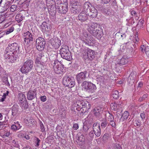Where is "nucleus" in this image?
Returning <instances> with one entry per match:
<instances>
[{
    "label": "nucleus",
    "instance_id": "29",
    "mask_svg": "<svg viewBox=\"0 0 149 149\" xmlns=\"http://www.w3.org/2000/svg\"><path fill=\"white\" fill-rule=\"evenodd\" d=\"M91 83V82L87 81H83L81 85L84 91H87L88 90L89 86L90 84V83Z\"/></svg>",
    "mask_w": 149,
    "mask_h": 149
},
{
    "label": "nucleus",
    "instance_id": "27",
    "mask_svg": "<svg viewBox=\"0 0 149 149\" xmlns=\"http://www.w3.org/2000/svg\"><path fill=\"white\" fill-rule=\"evenodd\" d=\"M22 127L18 121L16 123L15 122L14 124H12L11 126V129L14 131H16Z\"/></svg>",
    "mask_w": 149,
    "mask_h": 149
},
{
    "label": "nucleus",
    "instance_id": "57",
    "mask_svg": "<svg viewBox=\"0 0 149 149\" xmlns=\"http://www.w3.org/2000/svg\"><path fill=\"white\" fill-rule=\"evenodd\" d=\"M94 134V133H93V132H91L89 133V135L92 138H93L95 136Z\"/></svg>",
    "mask_w": 149,
    "mask_h": 149
},
{
    "label": "nucleus",
    "instance_id": "63",
    "mask_svg": "<svg viewBox=\"0 0 149 149\" xmlns=\"http://www.w3.org/2000/svg\"><path fill=\"white\" fill-rule=\"evenodd\" d=\"M148 97V95L147 94L144 95L143 96V98L144 100L145 99Z\"/></svg>",
    "mask_w": 149,
    "mask_h": 149
},
{
    "label": "nucleus",
    "instance_id": "40",
    "mask_svg": "<svg viewBox=\"0 0 149 149\" xmlns=\"http://www.w3.org/2000/svg\"><path fill=\"white\" fill-rule=\"evenodd\" d=\"M108 123L105 119H103L101 124V126L102 128H105L107 125Z\"/></svg>",
    "mask_w": 149,
    "mask_h": 149
},
{
    "label": "nucleus",
    "instance_id": "38",
    "mask_svg": "<svg viewBox=\"0 0 149 149\" xmlns=\"http://www.w3.org/2000/svg\"><path fill=\"white\" fill-rule=\"evenodd\" d=\"M70 3L72 4V6L73 5L78 6L80 5L79 0H71Z\"/></svg>",
    "mask_w": 149,
    "mask_h": 149
},
{
    "label": "nucleus",
    "instance_id": "25",
    "mask_svg": "<svg viewBox=\"0 0 149 149\" xmlns=\"http://www.w3.org/2000/svg\"><path fill=\"white\" fill-rule=\"evenodd\" d=\"M93 31V33H90L94 36L96 37L98 39L100 38L102 36V31L97 30V29H96Z\"/></svg>",
    "mask_w": 149,
    "mask_h": 149
},
{
    "label": "nucleus",
    "instance_id": "53",
    "mask_svg": "<svg viewBox=\"0 0 149 149\" xmlns=\"http://www.w3.org/2000/svg\"><path fill=\"white\" fill-rule=\"evenodd\" d=\"M6 97L5 94H3L2 97L0 99V102H3L4 101L6 98Z\"/></svg>",
    "mask_w": 149,
    "mask_h": 149
},
{
    "label": "nucleus",
    "instance_id": "59",
    "mask_svg": "<svg viewBox=\"0 0 149 149\" xmlns=\"http://www.w3.org/2000/svg\"><path fill=\"white\" fill-rule=\"evenodd\" d=\"M143 83L141 81H140L139 82V83L138 84L137 87L138 88H140L143 86Z\"/></svg>",
    "mask_w": 149,
    "mask_h": 149
},
{
    "label": "nucleus",
    "instance_id": "14",
    "mask_svg": "<svg viewBox=\"0 0 149 149\" xmlns=\"http://www.w3.org/2000/svg\"><path fill=\"white\" fill-rule=\"evenodd\" d=\"M81 40L86 45L89 46H93L94 44V39L93 37L91 36L81 38Z\"/></svg>",
    "mask_w": 149,
    "mask_h": 149
},
{
    "label": "nucleus",
    "instance_id": "62",
    "mask_svg": "<svg viewBox=\"0 0 149 149\" xmlns=\"http://www.w3.org/2000/svg\"><path fill=\"white\" fill-rule=\"evenodd\" d=\"M115 149H121L120 145L118 144L116 145Z\"/></svg>",
    "mask_w": 149,
    "mask_h": 149
},
{
    "label": "nucleus",
    "instance_id": "56",
    "mask_svg": "<svg viewBox=\"0 0 149 149\" xmlns=\"http://www.w3.org/2000/svg\"><path fill=\"white\" fill-rule=\"evenodd\" d=\"M135 122V124L137 126L140 127L141 126V123L139 121L137 120Z\"/></svg>",
    "mask_w": 149,
    "mask_h": 149
},
{
    "label": "nucleus",
    "instance_id": "30",
    "mask_svg": "<svg viewBox=\"0 0 149 149\" xmlns=\"http://www.w3.org/2000/svg\"><path fill=\"white\" fill-rule=\"evenodd\" d=\"M98 26V25L97 24L93 23L89 27L88 29V31L90 33H93V31L97 28V26Z\"/></svg>",
    "mask_w": 149,
    "mask_h": 149
},
{
    "label": "nucleus",
    "instance_id": "10",
    "mask_svg": "<svg viewBox=\"0 0 149 149\" xmlns=\"http://www.w3.org/2000/svg\"><path fill=\"white\" fill-rule=\"evenodd\" d=\"M18 100L21 103H23L21 104L22 107L25 109L27 108V105L25 95L23 93H19L18 95Z\"/></svg>",
    "mask_w": 149,
    "mask_h": 149
},
{
    "label": "nucleus",
    "instance_id": "6",
    "mask_svg": "<svg viewBox=\"0 0 149 149\" xmlns=\"http://www.w3.org/2000/svg\"><path fill=\"white\" fill-rule=\"evenodd\" d=\"M63 83L65 86L72 88L75 84L74 79L73 77H69L67 76H65L63 79Z\"/></svg>",
    "mask_w": 149,
    "mask_h": 149
},
{
    "label": "nucleus",
    "instance_id": "23",
    "mask_svg": "<svg viewBox=\"0 0 149 149\" xmlns=\"http://www.w3.org/2000/svg\"><path fill=\"white\" fill-rule=\"evenodd\" d=\"M70 11L72 14L75 15L78 14L81 11V10L79 6L73 5L72 6Z\"/></svg>",
    "mask_w": 149,
    "mask_h": 149
},
{
    "label": "nucleus",
    "instance_id": "52",
    "mask_svg": "<svg viewBox=\"0 0 149 149\" xmlns=\"http://www.w3.org/2000/svg\"><path fill=\"white\" fill-rule=\"evenodd\" d=\"M140 116L142 119H143L145 118V115L144 112H143L140 113Z\"/></svg>",
    "mask_w": 149,
    "mask_h": 149
},
{
    "label": "nucleus",
    "instance_id": "11",
    "mask_svg": "<svg viewBox=\"0 0 149 149\" xmlns=\"http://www.w3.org/2000/svg\"><path fill=\"white\" fill-rule=\"evenodd\" d=\"M68 5H55L56 10L60 13H65L68 11Z\"/></svg>",
    "mask_w": 149,
    "mask_h": 149
},
{
    "label": "nucleus",
    "instance_id": "36",
    "mask_svg": "<svg viewBox=\"0 0 149 149\" xmlns=\"http://www.w3.org/2000/svg\"><path fill=\"white\" fill-rule=\"evenodd\" d=\"M97 81L101 83H104L106 82V80L103 76H99L97 78Z\"/></svg>",
    "mask_w": 149,
    "mask_h": 149
},
{
    "label": "nucleus",
    "instance_id": "44",
    "mask_svg": "<svg viewBox=\"0 0 149 149\" xmlns=\"http://www.w3.org/2000/svg\"><path fill=\"white\" fill-rule=\"evenodd\" d=\"M14 28L13 27H11L10 29H8L7 31L6 32V34H8L14 31Z\"/></svg>",
    "mask_w": 149,
    "mask_h": 149
},
{
    "label": "nucleus",
    "instance_id": "50",
    "mask_svg": "<svg viewBox=\"0 0 149 149\" xmlns=\"http://www.w3.org/2000/svg\"><path fill=\"white\" fill-rule=\"evenodd\" d=\"M73 127L74 130H77L79 128L78 124L77 123H75L74 124Z\"/></svg>",
    "mask_w": 149,
    "mask_h": 149
},
{
    "label": "nucleus",
    "instance_id": "32",
    "mask_svg": "<svg viewBox=\"0 0 149 149\" xmlns=\"http://www.w3.org/2000/svg\"><path fill=\"white\" fill-rule=\"evenodd\" d=\"M11 142H10L9 143H11V144L13 146L15 147H16L15 148H19V145L18 143V142L17 141L15 140H10Z\"/></svg>",
    "mask_w": 149,
    "mask_h": 149
},
{
    "label": "nucleus",
    "instance_id": "9",
    "mask_svg": "<svg viewBox=\"0 0 149 149\" xmlns=\"http://www.w3.org/2000/svg\"><path fill=\"white\" fill-rule=\"evenodd\" d=\"M23 37L24 39L25 43L27 45L29 46L32 43L33 39L32 34L29 32L28 31L24 32L23 34Z\"/></svg>",
    "mask_w": 149,
    "mask_h": 149
},
{
    "label": "nucleus",
    "instance_id": "24",
    "mask_svg": "<svg viewBox=\"0 0 149 149\" xmlns=\"http://www.w3.org/2000/svg\"><path fill=\"white\" fill-rule=\"evenodd\" d=\"M136 75L134 72H131L128 79V83L130 85H133L135 81Z\"/></svg>",
    "mask_w": 149,
    "mask_h": 149
},
{
    "label": "nucleus",
    "instance_id": "51",
    "mask_svg": "<svg viewBox=\"0 0 149 149\" xmlns=\"http://www.w3.org/2000/svg\"><path fill=\"white\" fill-rule=\"evenodd\" d=\"M110 125L113 127H115L116 124L115 122L113 120L112 121H110Z\"/></svg>",
    "mask_w": 149,
    "mask_h": 149
},
{
    "label": "nucleus",
    "instance_id": "48",
    "mask_svg": "<svg viewBox=\"0 0 149 149\" xmlns=\"http://www.w3.org/2000/svg\"><path fill=\"white\" fill-rule=\"evenodd\" d=\"M109 115L108 116V120L110 121H112L114 120V118L113 116L110 113H109Z\"/></svg>",
    "mask_w": 149,
    "mask_h": 149
},
{
    "label": "nucleus",
    "instance_id": "5",
    "mask_svg": "<svg viewBox=\"0 0 149 149\" xmlns=\"http://www.w3.org/2000/svg\"><path fill=\"white\" fill-rule=\"evenodd\" d=\"M87 104H89L88 102L85 101L79 100L76 103L74 104L72 110H74L76 112V110L78 111H80L81 109L86 107Z\"/></svg>",
    "mask_w": 149,
    "mask_h": 149
},
{
    "label": "nucleus",
    "instance_id": "12",
    "mask_svg": "<svg viewBox=\"0 0 149 149\" xmlns=\"http://www.w3.org/2000/svg\"><path fill=\"white\" fill-rule=\"evenodd\" d=\"M10 49V52H12L18 54L19 52V47L18 45L16 43H13L8 45V47Z\"/></svg>",
    "mask_w": 149,
    "mask_h": 149
},
{
    "label": "nucleus",
    "instance_id": "20",
    "mask_svg": "<svg viewBox=\"0 0 149 149\" xmlns=\"http://www.w3.org/2000/svg\"><path fill=\"white\" fill-rule=\"evenodd\" d=\"M103 108L100 107H97L93 109V112L94 115L98 117L100 116L103 113Z\"/></svg>",
    "mask_w": 149,
    "mask_h": 149
},
{
    "label": "nucleus",
    "instance_id": "28",
    "mask_svg": "<svg viewBox=\"0 0 149 149\" xmlns=\"http://www.w3.org/2000/svg\"><path fill=\"white\" fill-rule=\"evenodd\" d=\"M55 5H68V0H55Z\"/></svg>",
    "mask_w": 149,
    "mask_h": 149
},
{
    "label": "nucleus",
    "instance_id": "22",
    "mask_svg": "<svg viewBox=\"0 0 149 149\" xmlns=\"http://www.w3.org/2000/svg\"><path fill=\"white\" fill-rule=\"evenodd\" d=\"M89 12L88 15L92 18H96L97 15V10L93 6Z\"/></svg>",
    "mask_w": 149,
    "mask_h": 149
},
{
    "label": "nucleus",
    "instance_id": "15",
    "mask_svg": "<svg viewBox=\"0 0 149 149\" xmlns=\"http://www.w3.org/2000/svg\"><path fill=\"white\" fill-rule=\"evenodd\" d=\"M87 73V72L85 71L81 72L77 75V81L79 84L81 83L86 78V75Z\"/></svg>",
    "mask_w": 149,
    "mask_h": 149
},
{
    "label": "nucleus",
    "instance_id": "55",
    "mask_svg": "<svg viewBox=\"0 0 149 149\" xmlns=\"http://www.w3.org/2000/svg\"><path fill=\"white\" fill-rule=\"evenodd\" d=\"M18 137L20 138H23L24 136V135L22 133H19L18 135Z\"/></svg>",
    "mask_w": 149,
    "mask_h": 149
},
{
    "label": "nucleus",
    "instance_id": "47",
    "mask_svg": "<svg viewBox=\"0 0 149 149\" xmlns=\"http://www.w3.org/2000/svg\"><path fill=\"white\" fill-rule=\"evenodd\" d=\"M17 8V6L15 5H13L10 7V10L11 11H13L16 10Z\"/></svg>",
    "mask_w": 149,
    "mask_h": 149
},
{
    "label": "nucleus",
    "instance_id": "7",
    "mask_svg": "<svg viewBox=\"0 0 149 149\" xmlns=\"http://www.w3.org/2000/svg\"><path fill=\"white\" fill-rule=\"evenodd\" d=\"M18 54L9 51L7 52L4 54V57L7 59L8 62L13 63L16 60Z\"/></svg>",
    "mask_w": 149,
    "mask_h": 149
},
{
    "label": "nucleus",
    "instance_id": "1",
    "mask_svg": "<svg viewBox=\"0 0 149 149\" xmlns=\"http://www.w3.org/2000/svg\"><path fill=\"white\" fill-rule=\"evenodd\" d=\"M57 55L55 54L53 56H51L50 58L52 60V65L55 72L57 74H62L63 73L64 68L61 64L59 61L56 59Z\"/></svg>",
    "mask_w": 149,
    "mask_h": 149
},
{
    "label": "nucleus",
    "instance_id": "46",
    "mask_svg": "<svg viewBox=\"0 0 149 149\" xmlns=\"http://www.w3.org/2000/svg\"><path fill=\"white\" fill-rule=\"evenodd\" d=\"M102 139L103 140H106L109 139V135L107 134H105L103 136Z\"/></svg>",
    "mask_w": 149,
    "mask_h": 149
},
{
    "label": "nucleus",
    "instance_id": "4",
    "mask_svg": "<svg viewBox=\"0 0 149 149\" xmlns=\"http://www.w3.org/2000/svg\"><path fill=\"white\" fill-rule=\"evenodd\" d=\"M46 59V57L42 54L40 53L38 55L36 58L35 63L37 65V67L36 69L38 72H41L42 68L43 67L42 63L41 62V61L45 62Z\"/></svg>",
    "mask_w": 149,
    "mask_h": 149
},
{
    "label": "nucleus",
    "instance_id": "54",
    "mask_svg": "<svg viewBox=\"0 0 149 149\" xmlns=\"http://www.w3.org/2000/svg\"><path fill=\"white\" fill-rule=\"evenodd\" d=\"M146 47L144 45L141 46L140 47V50L142 52H144L145 51V49Z\"/></svg>",
    "mask_w": 149,
    "mask_h": 149
},
{
    "label": "nucleus",
    "instance_id": "2",
    "mask_svg": "<svg viewBox=\"0 0 149 149\" xmlns=\"http://www.w3.org/2000/svg\"><path fill=\"white\" fill-rule=\"evenodd\" d=\"M60 54L63 59L70 61L72 59L71 54L68 47L65 45H62L60 50Z\"/></svg>",
    "mask_w": 149,
    "mask_h": 149
},
{
    "label": "nucleus",
    "instance_id": "42",
    "mask_svg": "<svg viewBox=\"0 0 149 149\" xmlns=\"http://www.w3.org/2000/svg\"><path fill=\"white\" fill-rule=\"evenodd\" d=\"M40 129L41 132H44L45 131V129L44 127V126L42 122H40Z\"/></svg>",
    "mask_w": 149,
    "mask_h": 149
},
{
    "label": "nucleus",
    "instance_id": "3",
    "mask_svg": "<svg viewBox=\"0 0 149 149\" xmlns=\"http://www.w3.org/2000/svg\"><path fill=\"white\" fill-rule=\"evenodd\" d=\"M33 62V60L30 59H27L24 63L20 68V71L24 74L28 73L32 69Z\"/></svg>",
    "mask_w": 149,
    "mask_h": 149
},
{
    "label": "nucleus",
    "instance_id": "58",
    "mask_svg": "<svg viewBox=\"0 0 149 149\" xmlns=\"http://www.w3.org/2000/svg\"><path fill=\"white\" fill-rule=\"evenodd\" d=\"M131 14L132 16L136 15V12L134 10L130 11Z\"/></svg>",
    "mask_w": 149,
    "mask_h": 149
},
{
    "label": "nucleus",
    "instance_id": "26",
    "mask_svg": "<svg viewBox=\"0 0 149 149\" xmlns=\"http://www.w3.org/2000/svg\"><path fill=\"white\" fill-rule=\"evenodd\" d=\"M87 56L89 59L92 60L95 58V52L94 51L88 49H87Z\"/></svg>",
    "mask_w": 149,
    "mask_h": 149
},
{
    "label": "nucleus",
    "instance_id": "49",
    "mask_svg": "<svg viewBox=\"0 0 149 149\" xmlns=\"http://www.w3.org/2000/svg\"><path fill=\"white\" fill-rule=\"evenodd\" d=\"M41 100L42 102H45L47 100L46 97L45 96H43L40 97Z\"/></svg>",
    "mask_w": 149,
    "mask_h": 149
},
{
    "label": "nucleus",
    "instance_id": "61",
    "mask_svg": "<svg viewBox=\"0 0 149 149\" xmlns=\"http://www.w3.org/2000/svg\"><path fill=\"white\" fill-rule=\"evenodd\" d=\"M40 140H37V141L36 142V145H35V146H36L38 147L39 145V143L40 141Z\"/></svg>",
    "mask_w": 149,
    "mask_h": 149
},
{
    "label": "nucleus",
    "instance_id": "31",
    "mask_svg": "<svg viewBox=\"0 0 149 149\" xmlns=\"http://www.w3.org/2000/svg\"><path fill=\"white\" fill-rule=\"evenodd\" d=\"M90 84L89 86V87L87 91L89 93H93V92L96 89V86L92 83H90Z\"/></svg>",
    "mask_w": 149,
    "mask_h": 149
},
{
    "label": "nucleus",
    "instance_id": "35",
    "mask_svg": "<svg viewBox=\"0 0 149 149\" xmlns=\"http://www.w3.org/2000/svg\"><path fill=\"white\" fill-rule=\"evenodd\" d=\"M2 81L6 85L8 86H10V84L8 81L7 77H3Z\"/></svg>",
    "mask_w": 149,
    "mask_h": 149
},
{
    "label": "nucleus",
    "instance_id": "21",
    "mask_svg": "<svg viewBox=\"0 0 149 149\" xmlns=\"http://www.w3.org/2000/svg\"><path fill=\"white\" fill-rule=\"evenodd\" d=\"M93 6L90 2L86 1L84 3L83 6V11L86 13H88Z\"/></svg>",
    "mask_w": 149,
    "mask_h": 149
},
{
    "label": "nucleus",
    "instance_id": "64",
    "mask_svg": "<svg viewBox=\"0 0 149 149\" xmlns=\"http://www.w3.org/2000/svg\"><path fill=\"white\" fill-rule=\"evenodd\" d=\"M23 149H31L29 146H26V147L23 148Z\"/></svg>",
    "mask_w": 149,
    "mask_h": 149
},
{
    "label": "nucleus",
    "instance_id": "17",
    "mask_svg": "<svg viewBox=\"0 0 149 149\" xmlns=\"http://www.w3.org/2000/svg\"><path fill=\"white\" fill-rule=\"evenodd\" d=\"M88 13L86 14V12L82 11L79 15L78 18V20L81 22H84L88 19Z\"/></svg>",
    "mask_w": 149,
    "mask_h": 149
},
{
    "label": "nucleus",
    "instance_id": "16",
    "mask_svg": "<svg viewBox=\"0 0 149 149\" xmlns=\"http://www.w3.org/2000/svg\"><path fill=\"white\" fill-rule=\"evenodd\" d=\"M12 115L13 116H17L20 113V109L19 106L17 104H14L12 107Z\"/></svg>",
    "mask_w": 149,
    "mask_h": 149
},
{
    "label": "nucleus",
    "instance_id": "19",
    "mask_svg": "<svg viewBox=\"0 0 149 149\" xmlns=\"http://www.w3.org/2000/svg\"><path fill=\"white\" fill-rule=\"evenodd\" d=\"M27 98L28 100H32L36 96V91L29 90L27 93Z\"/></svg>",
    "mask_w": 149,
    "mask_h": 149
},
{
    "label": "nucleus",
    "instance_id": "8",
    "mask_svg": "<svg viewBox=\"0 0 149 149\" xmlns=\"http://www.w3.org/2000/svg\"><path fill=\"white\" fill-rule=\"evenodd\" d=\"M45 40L42 38L39 37L36 40V49L39 51L43 50L45 45Z\"/></svg>",
    "mask_w": 149,
    "mask_h": 149
},
{
    "label": "nucleus",
    "instance_id": "45",
    "mask_svg": "<svg viewBox=\"0 0 149 149\" xmlns=\"http://www.w3.org/2000/svg\"><path fill=\"white\" fill-rule=\"evenodd\" d=\"M89 129V127L88 126H87V125H84L83 127V129L84 131L85 132H87Z\"/></svg>",
    "mask_w": 149,
    "mask_h": 149
},
{
    "label": "nucleus",
    "instance_id": "60",
    "mask_svg": "<svg viewBox=\"0 0 149 149\" xmlns=\"http://www.w3.org/2000/svg\"><path fill=\"white\" fill-rule=\"evenodd\" d=\"M6 149H19V148H15L13 147L12 146H8L6 147Z\"/></svg>",
    "mask_w": 149,
    "mask_h": 149
},
{
    "label": "nucleus",
    "instance_id": "34",
    "mask_svg": "<svg viewBox=\"0 0 149 149\" xmlns=\"http://www.w3.org/2000/svg\"><path fill=\"white\" fill-rule=\"evenodd\" d=\"M127 59L125 58H122L119 62L118 64L120 65H125L127 62Z\"/></svg>",
    "mask_w": 149,
    "mask_h": 149
},
{
    "label": "nucleus",
    "instance_id": "41",
    "mask_svg": "<svg viewBox=\"0 0 149 149\" xmlns=\"http://www.w3.org/2000/svg\"><path fill=\"white\" fill-rule=\"evenodd\" d=\"M129 114L127 111H125L122 114V117H123L124 119H126L127 118Z\"/></svg>",
    "mask_w": 149,
    "mask_h": 149
},
{
    "label": "nucleus",
    "instance_id": "33",
    "mask_svg": "<svg viewBox=\"0 0 149 149\" xmlns=\"http://www.w3.org/2000/svg\"><path fill=\"white\" fill-rule=\"evenodd\" d=\"M42 28L45 31H48L49 26L46 22H43L41 25Z\"/></svg>",
    "mask_w": 149,
    "mask_h": 149
},
{
    "label": "nucleus",
    "instance_id": "13",
    "mask_svg": "<svg viewBox=\"0 0 149 149\" xmlns=\"http://www.w3.org/2000/svg\"><path fill=\"white\" fill-rule=\"evenodd\" d=\"M50 42L53 47L56 49L58 48L61 45V40L57 38L52 39Z\"/></svg>",
    "mask_w": 149,
    "mask_h": 149
},
{
    "label": "nucleus",
    "instance_id": "37",
    "mask_svg": "<svg viewBox=\"0 0 149 149\" xmlns=\"http://www.w3.org/2000/svg\"><path fill=\"white\" fill-rule=\"evenodd\" d=\"M112 96L113 98L117 99L118 98V91L116 90L113 92Z\"/></svg>",
    "mask_w": 149,
    "mask_h": 149
},
{
    "label": "nucleus",
    "instance_id": "39",
    "mask_svg": "<svg viewBox=\"0 0 149 149\" xmlns=\"http://www.w3.org/2000/svg\"><path fill=\"white\" fill-rule=\"evenodd\" d=\"M22 16L20 15H17L15 17L16 20L18 22H20L23 19Z\"/></svg>",
    "mask_w": 149,
    "mask_h": 149
},
{
    "label": "nucleus",
    "instance_id": "43",
    "mask_svg": "<svg viewBox=\"0 0 149 149\" xmlns=\"http://www.w3.org/2000/svg\"><path fill=\"white\" fill-rule=\"evenodd\" d=\"M145 52L146 54V55L149 58V47L146 46V47L145 49Z\"/></svg>",
    "mask_w": 149,
    "mask_h": 149
},
{
    "label": "nucleus",
    "instance_id": "18",
    "mask_svg": "<svg viewBox=\"0 0 149 149\" xmlns=\"http://www.w3.org/2000/svg\"><path fill=\"white\" fill-rule=\"evenodd\" d=\"M93 130L95 135L99 136L101 134L100 126L99 124L95 123L93 125Z\"/></svg>",
    "mask_w": 149,
    "mask_h": 149
}]
</instances>
